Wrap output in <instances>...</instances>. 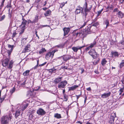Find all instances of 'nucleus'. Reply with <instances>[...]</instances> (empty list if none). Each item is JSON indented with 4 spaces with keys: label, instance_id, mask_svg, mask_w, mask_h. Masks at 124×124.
Segmentation results:
<instances>
[{
    "label": "nucleus",
    "instance_id": "nucleus-1",
    "mask_svg": "<svg viewBox=\"0 0 124 124\" xmlns=\"http://www.w3.org/2000/svg\"><path fill=\"white\" fill-rule=\"evenodd\" d=\"M83 8L84 10H83V8L80 6H78L77 8L76 13L77 14L81 13L83 14V18L84 20L86 21L83 24L81 25L80 28L83 27L86 24V22L88 21L89 20V17L88 16V14L91 9V8H88L87 6V4L86 2L85 4L84 5Z\"/></svg>",
    "mask_w": 124,
    "mask_h": 124
},
{
    "label": "nucleus",
    "instance_id": "nucleus-2",
    "mask_svg": "<svg viewBox=\"0 0 124 124\" xmlns=\"http://www.w3.org/2000/svg\"><path fill=\"white\" fill-rule=\"evenodd\" d=\"M29 104L25 102H23L22 105L18 104V107L17 108V110L16 111L15 114L16 117H17L20 114L21 111H23L27 107Z\"/></svg>",
    "mask_w": 124,
    "mask_h": 124
},
{
    "label": "nucleus",
    "instance_id": "nucleus-3",
    "mask_svg": "<svg viewBox=\"0 0 124 124\" xmlns=\"http://www.w3.org/2000/svg\"><path fill=\"white\" fill-rule=\"evenodd\" d=\"M91 27V26H90L87 28H86L85 29H83L80 32H77L76 33V36H78L80 37H82L83 36H85L88 34H90L91 33L90 30Z\"/></svg>",
    "mask_w": 124,
    "mask_h": 124
},
{
    "label": "nucleus",
    "instance_id": "nucleus-4",
    "mask_svg": "<svg viewBox=\"0 0 124 124\" xmlns=\"http://www.w3.org/2000/svg\"><path fill=\"white\" fill-rule=\"evenodd\" d=\"M9 120L8 116H3L1 118V124H8Z\"/></svg>",
    "mask_w": 124,
    "mask_h": 124
},
{
    "label": "nucleus",
    "instance_id": "nucleus-5",
    "mask_svg": "<svg viewBox=\"0 0 124 124\" xmlns=\"http://www.w3.org/2000/svg\"><path fill=\"white\" fill-rule=\"evenodd\" d=\"M56 51L55 50H53L52 52H49L47 53L45 56V58L46 59L48 60L50 57L51 59L53 58L54 53Z\"/></svg>",
    "mask_w": 124,
    "mask_h": 124
},
{
    "label": "nucleus",
    "instance_id": "nucleus-6",
    "mask_svg": "<svg viewBox=\"0 0 124 124\" xmlns=\"http://www.w3.org/2000/svg\"><path fill=\"white\" fill-rule=\"evenodd\" d=\"M90 55L92 56L93 58H96L98 56V54L96 53L95 50L94 49H91L88 52Z\"/></svg>",
    "mask_w": 124,
    "mask_h": 124
},
{
    "label": "nucleus",
    "instance_id": "nucleus-7",
    "mask_svg": "<svg viewBox=\"0 0 124 124\" xmlns=\"http://www.w3.org/2000/svg\"><path fill=\"white\" fill-rule=\"evenodd\" d=\"M67 84V82L66 81H63L59 83L58 87L59 88H64Z\"/></svg>",
    "mask_w": 124,
    "mask_h": 124
},
{
    "label": "nucleus",
    "instance_id": "nucleus-8",
    "mask_svg": "<svg viewBox=\"0 0 124 124\" xmlns=\"http://www.w3.org/2000/svg\"><path fill=\"white\" fill-rule=\"evenodd\" d=\"M37 113L39 115L42 116L46 113L45 111L42 109L39 108L37 111Z\"/></svg>",
    "mask_w": 124,
    "mask_h": 124
},
{
    "label": "nucleus",
    "instance_id": "nucleus-9",
    "mask_svg": "<svg viewBox=\"0 0 124 124\" xmlns=\"http://www.w3.org/2000/svg\"><path fill=\"white\" fill-rule=\"evenodd\" d=\"M30 44H28L25 46L24 49L23 50L22 53H25L30 51Z\"/></svg>",
    "mask_w": 124,
    "mask_h": 124
},
{
    "label": "nucleus",
    "instance_id": "nucleus-10",
    "mask_svg": "<svg viewBox=\"0 0 124 124\" xmlns=\"http://www.w3.org/2000/svg\"><path fill=\"white\" fill-rule=\"evenodd\" d=\"M9 60L8 58H7L3 60L2 62V64L3 67L7 66Z\"/></svg>",
    "mask_w": 124,
    "mask_h": 124
},
{
    "label": "nucleus",
    "instance_id": "nucleus-11",
    "mask_svg": "<svg viewBox=\"0 0 124 124\" xmlns=\"http://www.w3.org/2000/svg\"><path fill=\"white\" fill-rule=\"evenodd\" d=\"M111 56L113 57H118L120 55V54L117 52L112 51L111 52Z\"/></svg>",
    "mask_w": 124,
    "mask_h": 124
},
{
    "label": "nucleus",
    "instance_id": "nucleus-12",
    "mask_svg": "<svg viewBox=\"0 0 124 124\" xmlns=\"http://www.w3.org/2000/svg\"><path fill=\"white\" fill-rule=\"evenodd\" d=\"M84 46H78L77 47H72V49L74 52H77L78 50L81 49L82 48L84 47Z\"/></svg>",
    "mask_w": 124,
    "mask_h": 124
},
{
    "label": "nucleus",
    "instance_id": "nucleus-13",
    "mask_svg": "<svg viewBox=\"0 0 124 124\" xmlns=\"http://www.w3.org/2000/svg\"><path fill=\"white\" fill-rule=\"evenodd\" d=\"M71 57V56L70 55H65L62 56L63 60L65 61L70 59Z\"/></svg>",
    "mask_w": 124,
    "mask_h": 124
},
{
    "label": "nucleus",
    "instance_id": "nucleus-14",
    "mask_svg": "<svg viewBox=\"0 0 124 124\" xmlns=\"http://www.w3.org/2000/svg\"><path fill=\"white\" fill-rule=\"evenodd\" d=\"M33 90L32 91L30 90L28 91L27 93V96L29 97L33 96Z\"/></svg>",
    "mask_w": 124,
    "mask_h": 124
},
{
    "label": "nucleus",
    "instance_id": "nucleus-15",
    "mask_svg": "<svg viewBox=\"0 0 124 124\" xmlns=\"http://www.w3.org/2000/svg\"><path fill=\"white\" fill-rule=\"evenodd\" d=\"M63 30L64 32V36H65L68 34L70 29L69 28H63Z\"/></svg>",
    "mask_w": 124,
    "mask_h": 124
},
{
    "label": "nucleus",
    "instance_id": "nucleus-16",
    "mask_svg": "<svg viewBox=\"0 0 124 124\" xmlns=\"http://www.w3.org/2000/svg\"><path fill=\"white\" fill-rule=\"evenodd\" d=\"M111 94V93L110 92L107 93H104L102 94L101 95V97L103 98H105L109 97Z\"/></svg>",
    "mask_w": 124,
    "mask_h": 124
},
{
    "label": "nucleus",
    "instance_id": "nucleus-17",
    "mask_svg": "<svg viewBox=\"0 0 124 124\" xmlns=\"http://www.w3.org/2000/svg\"><path fill=\"white\" fill-rule=\"evenodd\" d=\"M78 85H74L72 86L71 87H69V90H73L75 89L76 88L78 87Z\"/></svg>",
    "mask_w": 124,
    "mask_h": 124
},
{
    "label": "nucleus",
    "instance_id": "nucleus-18",
    "mask_svg": "<svg viewBox=\"0 0 124 124\" xmlns=\"http://www.w3.org/2000/svg\"><path fill=\"white\" fill-rule=\"evenodd\" d=\"M51 11L49 10H47L46 12L44 14V16H48L50 15L51 14Z\"/></svg>",
    "mask_w": 124,
    "mask_h": 124
},
{
    "label": "nucleus",
    "instance_id": "nucleus-19",
    "mask_svg": "<svg viewBox=\"0 0 124 124\" xmlns=\"http://www.w3.org/2000/svg\"><path fill=\"white\" fill-rule=\"evenodd\" d=\"M117 14L118 15V17L119 18H122L124 15V14L121 11H119Z\"/></svg>",
    "mask_w": 124,
    "mask_h": 124
},
{
    "label": "nucleus",
    "instance_id": "nucleus-20",
    "mask_svg": "<svg viewBox=\"0 0 124 124\" xmlns=\"http://www.w3.org/2000/svg\"><path fill=\"white\" fill-rule=\"evenodd\" d=\"M62 77H59L56 78L54 80V82L56 83H58L62 80Z\"/></svg>",
    "mask_w": 124,
    "mask_h": 124
},
{
    "label": "nucleus",
    "instance_id": "nucleus-21",
    "mask_svg": "<svg viewBox=\"0 0 124 124\" xmlns=\"http://www.w3.org/2000/svg\"><path fill=\"white\" fill-rule=\"evenodd\" d=\"M54 116L55 117L58 119L60 118H61V114L57 113L55 114Z\"/></svg>",
    "mask_w": 124,
    "mask_h": 124
},
{
    "label": "nucleus",
    "instance_id": "nucleus-22",
    "mask_svg": "<svg viewBox=\"0 0 124 124\" xmlns=\"http://www.w3.org/2000/svg\"><path fill=\"white\" fill-rule=\"evenodd\" d=\"M14 62L12 60H11L10 61L8 65V68L9 69H11L12 68L13 66V64Z\"/></svg>",
    "mask_w": 124,
    "mask_h": 124
},
{
    "label": "nucleus",
    "instance_id": "nucleus-23",
    "mask_svg": "<svg viewBox=\"0 0 124 124\" xmlns=\"http://www.w3.org/2000/svg\"><path fill=\"white\" fill-rule=\"evenodd\" d=\"M107 62V61L105 59H102L101 61V64L102 65L104 66V65L106 64Z\"/></svg>",
    "mask_w": 124,
    "mask_h": 124
},
{
    "label": "nucleus",
    "instance_id": "nucleus-24",
    "mask_svg": "<svg viewBox=\"0 0 124 124\" xmlns=\"http://www.w3.org/2000/svg\"><path fill=\"white\" fill-rule=\"evenodd\" d=\"M29 72L30 71L29 70H27L23 73V75L25 76H27L29 75Z\"/></svg>",
    "mask_w": 124,
    "mask_h": 124
},
{
    "label": "nucleus",
    "instance_id": "nucleus-25",
    "mask_svg": "<svg viewBox=\"0 0 124 124\" xmlns=\"http://www.w3.org/2000/svg\"><path fill=\"white\" fill-rule=\"evenodd\" d=\"M96 42L95 41H94L93 43L91 44L90 45V47L91 48L93 47L95 45H96Z\"/></svg>",
    "mask_w": 124,
    "mask_h": 124
},
{
    "label": "nucleus",
    "instance_id": "nucleus-26",
    "mask_svg": "<svg viewBox=\"0 0 124 124\" xmlns=\"http://www.w3.org/2000/svg\"><path fill=\"white\" fill-rule=\"evenodd\" d=\"M15 47V46L14 45H8V47L9 48H11V49H10V51L11 52L10 53H11L12 52V51L13 47Z\"/></svg>",
    "mask_w": 124,
    "mask_h": 124
},
{
    "label": "nucleus",
    "instance_id": "nucleus-27",
    "mask_svg": "<svg viewBox=\"0 0 124 124\" xmlns=\"http://www.w3.org/2000/svg\"><path fill=\"white\" fill-rule=\"evenodd\" d=\"M39 60L38 59L37 61V64L35 66L32 68V69H33L35 70L37 68L38 66L39 65Z\"/></svg>",
    "mask_w": 124,
    "mask_h": 124
},
{
    "label": "nucleus",
    "instance_id": "nucleus-28",
    "mask_svg": "<svg viewBox=\"0 0 124 124\" xmlns=\"http://www.w3.org/2000/svg\"><path fill=\"white\" fill-rule=\"evenodd\" d=\"M115 118L110 117V120L109 121V123L111 124L114 123Z\"/></svg>",
    "mask_w": 124,
    "mask_h": 124
},
{
    "label": "nucleus",
    "instance_id": "nucleus-29",
    "mask_svg": "<svg viewBox=\"0 0 124 124\" xmlns=\"http://www.w3.org/2000/svg\"><path fill=\"white\" fill-rule=\"evenodd\" d=\"M46 50L45 48H42L39 52V53L40 54H41L45 52L46 51Z\"/></svg>",
    "mask_w": 124,
    "mask_h": 124
},
{
    "label": "nucleus",
    "instance_id": "nucleus-30",
    "mask_svg": "<svg viewBox=\"0 0 124 124\" xmlns=\"http://www.w3.org/2000/svg\"><path fill=\"white\" fill-rule=\"evenodd\" d=\"M116 117V114L115 113L113 112L112 113L110 116V117H112L113 118H115Z\"/></svg>",
    "mask_w": 124,
    "mask_h": 124
},
{
    "label": "nucleus",
    "instance_id": "nucleus-31",
    "mask_svg": "<svg viewBox=\"0 0 124 124\" xmlns=\"http://www.w3.org/2000/svg\"><path fill=\"white\" fill-rule=\"evenodd\" d=\"M5 98V94L3 95L2 97L0 96V99L1 101V103L4 100Z\"/></svg>",
    "mask_w": 124,
    "mask_h": 124
},
{
    "label": "nucleus",
    "instance_id": "nucleus-32",
    "mask_svg": "<svg viewBox=\"0 0 124 124\" xmlns=\"http://www.w3.org/2000/svg\"><path fill=\"white\" fill-rule=\"evenodd\" d=\"M22 20H23V22H22V24L26 25L27 24V21L26 20H25L23 18H22Z\"/></svg>",
    "mask_w": 124,
    "mask_h": 124
},
{
    "label": "nucleus",
    "instance_id": "nucleus-33",
    "mask_svg": "<svg viewBox=\"0 0 124 124\" xmlns=\"http://www.w3.org/2000/svg\"><path fill=\"white\" fill-rule=\"evenodd\" d=\"M105 24L106 25V28L109 25V23L108 20H106L105 21Z\"/></svg>",
    "mask_w": 124,
    "mask_h": 124
},
{
    "label": "nucleus",
    "instance_id": "nucleus-34",
    "mask_svg": "<svg viewBox=\"0 0 124 124\" xmlns=\"http://www.w3.org/2000/svg\"><path fill=\"white\" fill-rule=\"evenodd\" d=\"M98 23L97 22H95L94 23H92L91 25H92L91 27L92 26H94L96 27L97 25H98Z\"/></svg>",
    "mask_w": 124,
    "mask_h": 124
},
{
    "label": "nucleus",
    "instance_id": "nucleus-35",
    "mask_svg": "<svg viewBox=\"0 0 124 124\" xmlns=\"http://www.w3.org/2000/svg\"><path fill=\"white\" fill-rule=\"evenodd\" d=\"M68 96L65 94H64V101H66L68 99Z\"/></svg>",
    "mask_w": 124,
    "mask_h": 124
},
{
    "label": "nucleus",
    "instance_id": "nucleus-36",
    "mask_svg": "<svg viewBox=\"0 0 124 124\" xmlns=\"http://www.w3.org/2000/svg\"><path fill=\"white\" fill-rule=\"evenodd\" d=\"M27 39V38H23L22 39L21 41V43H26L25 41Z\"/></svg>",
    "mask_w": 124,
    "mask_h": 124
},
{
    "label": "nucleus",
    "instance_id": "nucleus-37",
    "mask_svg": "<svg viewBox=\"0 0 124 124\" xmlns=\"http://www.w3.org/2000/svg\"><path fill=\"white\" fill-rule=\"evenodd\" d=\"M20 28L22 29H25L26 25L21 24V25L20 26Z\"/></svg>",
    "mask_w": 124,
    "mask_h": 124
},
{
    "label": "nucleus",
    "instance_id": "nucleus-38",
    "mask_svg": "<svg viewBox=\"0 0 124 124\" xmlns=\"http://www.w3.org/2000/svg\"><path fill=\"white\" fill-rule=\"evenodd\" d=\"M39 18V16L38 15H36L35 17V19L34 20V22H36L37 21Z\"/></svg>",
    "mask_w": 124,
    "mask_h": 124
},
{
    "label": "nucleus",
    "instance_id": "nucleus-39",
    "mask_svg": "<svg viewBox=\"0 0 124 124\" xmlns=\"http://www.w3.org/2000/svg\"><path fill=\"white\" fill-rule=\"evenodd\" d=\"M50 72H55L56 70V69H55L54 68L51 69L50 70Z\"/></svg>",
    "mask_w": 124,
    "mask_h": 124
},
{
    "label": "nucleus",
    "instance_id": "nucleus-40",
    "mask_svg": "<svg viewBox=\"0 0 124 124\" xmlns=\"http://www.w3.org/2000/svg\"><path fill=\"white\" fill-rule=\"evenodd\" d=\"M17 34V33H16V31H14L12 34V37L13 38L15 37L16 35Z\"/></svg>",
    "mask_w": 124,
    "mask_h": 124
},
{
    "label": "nucleus",
    "instance_id": "nucleus-41",
    "mask_svg": "<svg viewBox=\"0 0 124 124\" xmlns=\"http://www.w3.org/2000/svg\"><path fill=\"white\" fill-rule=\"evenodd\" d=\"M123 61L124 62H122L120 64V68H122L124 66V60H123Z\"/></svg>",
    "mask_w": 124,
    "mask_h": 124
},
{
    "label": "nucleus",
    "instance_id": "nucleus-42",
    "mask_svg": "<svg viewBox=\"0 0 124 124\" xmlns=\"http://www.w3.org/2000/svg\"><path fill=\"white\" fill-rule=\"evenodd\" d=\"M67 2H66L65 3L64 2L60 4V7L61 8H62V7Z\"/></svg>",
    "mask_w": 124,
    "mask_h": 124
},
{
    "label": "nucleus",
    "instance_id": "nucleus-43",
    "mask_svg": "<svg viewBox=\"0 0 124 124\" xmlns=\"http://www.w3.org/2000/svg\"><path fill=\"white\" fill-rule=\"evenodd\" d=\"M100 59L99 58H98V60H97V61H96L95 62H93V63L95 65L96 64H97L98 62H99V61H100Z\"/></svg>",
    "mask_w": 124,
    "mask_h": 124
},
{
    "label": "nucleus",
    "instance_id": "nucleus-44",
    "mask_svg": "<svg viewBox=\"0 0 124 124\" xmlns=\"http://www.w3.org/2000/svg\"><path fill=\"white\" fill-rule=\"evenodd\" d=\"M123 85H124V75L123 76L121 81Z\"/></svg>",
    "mask_w": 124,
    "mask_h": 124
},
{
    "label": "nucleus",
    "instance_id": "nucleus-45",
    "mask_svg": "<svg viewBox=\"0 0 124 124\" xmlns=\"http://www.w3.org/2000/svg\"><path fill=\"white\" fill-rule=\"evenodd\" d=\"M5 15H3L1 18L0 19V21H1L3 20L5 18Z\"/></svg>",
    "mask_w": 124,
    "mask_h": 124
},
{
    "label": "nucleus",
    "instance_id": "nucleus-46",
    "mask_svg": "<svg viewBox=\"0 0 124 124\" xmlns=\"http://www.w3.org/2000/svg\"><path fill=\"white\" fill-rule=\"evenodd\" d=\"M103 9H102L101 10H99L98 12V15L97 16H99L100 14L101 13L102 11H103Z\"/></svg>",
    "mask_w": 124,
    "mask_h": 124
},
{
    "label": "nucleus",
    "instance_id": "nucleus-47",
    "mask_svg": "<svg viewBox=\"0 0 124 124\" xmlns=\"http://www.w3.org/2000/svg\"><path fill=\"white\" fill-rule=\"evenodd\" d=\"M15 89L14 87L12 90L10 91V92L12 94L15 92Z\"/></svg>",
    "mask_w": 124,
    "mask_h": 124
},
{
    "label": "nucleus",
    "instance_id": "nucleus-48",
    "mask_svg": "<svg viewBox=\"0 0 124 124\" xmlns=\"http://www.w3.org/2000/svg\"><path fill=\"white\" fill-rule=\"evenodd\" d=\"M46 63H47V62H45L44 63H43L42 64L39 65V66L41 67V66H43L45 64H46Z\"/></svg>",
    "mask_w": 124,
    "mask_h": 124
},
{
    "label": "nucleus",
    "instance_id": "nucleus-49",
    "mask_svg": "<svg viewBox=\"0 0 124 124\" xmlns=\"http://www.w3.org/2000/svg\"><path fill=\"white\" fill-rule=\"evenodd\" d=\"M119 10H118L117 8H115L114 9L113 12H118Z\"/></svg>",
    "mask_w": 124,
    "mask_h": 124
},
{
    "label": "nucleus",
    "instance_id": "nucleus-50",
    "mask_svg": "<svg viewBox=\"0 0 124 124\" xmlns=\"http://www.w3.org/2000/svg\"><path fill=\"white\" fill-rule=\"evenodd\" d=\"M25 30V29H22L21 31V32H20V34H21L22 33H23L24 31Z\"/></svg>",
    "mask_w": 124,
    "mask_h": 124
},
{
    "label": "nucleus",
    "instance_id": "nucleus-51",
    "mask_svg": "<svg viewBox=\"0 0 124 124\" xmlns=\"http://www.w3.org/2000/svg\"><path fill=\"white\" fill-rule=\"evenodd\" d=\"M120 43L122 44H124V37L123 38L122 41L120 42Z\"/></svg>",
    "mask_w": 124,
    "mask_h": 124
},
{
    "label": "nucleus",
    "instance_id": "nucleus-52",
    "mask_svg": "<svg viewBox=\"0 0 124 124\" xmlns=\"http://www.w3.org/2000/svg\"><path fill=\"white\" fill-rule=\"evenodd\" d=\"M91 48V47H90V46H89L87 47H86V51H87L89 50V49H90V48Z\"/></svg>",
    "mask_w": 124,
    "mask_h": 124
},
{
    "label": "nucleus",
    "instance_id": "nucleus-53",
    "mask_svg": "<svg viewBox=\"0 0 124 124\" xmlns=\"http://www.w3.org/2000/svg\"><path fill=\"white\" fill-rule=\"evenodd\" d=\"M124 90L123 88H120L119 90V91H120L121 93H122L124 91Z\"/></svg>",
    "mask_w": 124,
    "mask_h": 124
},
{
    "label": "nucleus",
    "instance_id": "nucleus-54",
    "mask_svg": "<svg viewBox=\"0 0 124 124\" xmlns=\"http://www.w3.org/2000/svg\"><path fill=\"white\" fill-rule=\"evenodd\" d=\"M113 8V6L112 5H111V6H108L107 8V9H108L109 8Z\"/></svg>",
    "mask_w": 124,
    "mask_h": 124
},
{
    "label": "nucleus",
    "instance_id": "nucleus-55",
    "mask_svg": "<svg viewBox=\"0 0 124 124\" xmlns=\"http://www.w3.org/2000/svg\"><path fill=\"white\" fill-rule=\"evenodd\" d=\"M35 34L36 35V37H38V39H39V37L38 36V35L37 34V31H35Z\"/></svg>",
    "mask_w": 124,
    "mask_h": 124
},
{
    "label": "nucleus",
    "instance_id": "nucleus-56",
    "mask_svg": "<svg viewBox=\"0 0 124 124\" xmlns=\"http://www.w3.org/2000/svg\"><path fill=\"white\" fill-rule=\"evenodd\" d=\"M87 97L86 96V95H85V99L84 100V103H85L86 102V100L87 99Z\"/></svg>",
    "mask_w": 124,
    "mask_h": 124
},
{
    "label": "nucleus",
    "instance_id": "nucleus-57",
    "mask_svg": "<svg viewBox=\"0 0 124 124\" xmlns=\"http://www.w3.org/2000/svg\"><path fill=\"white\" fill-rule=\"evenodd\" d=\"M77 124H82V123L80 121H78L76 122Z\"/></svg>",
    "mask_w": 124,
    "mask_h": 124
},
{
    "label": "nucleus",
    "instance_id": "nucleus-58",
    "mask_svg": "<svg viewBox=\"0 0 124 124\" xmlns=\"http://www.w3.org/2000/svg\"><path fill=\"white\" fill-rule=\"evenodd\" d=\"M86 90H87L88 91H90L91 90V88L90 87H89L88 88H87L86 89Z\"/></svg>",
    "mask_w": 124,
    "mask_h": 124
},
{
    "label": "nucleus",
    "instance_id": "nucleus-59",
    "mask_svg": "<svg viewBox=\"0 0 124 124\" xmlns=\"http://www.w3.org/2000/svg\"><path fill=\"white\" fill-rule=\"evenodd\" d=\"M66 66H65L63 67V68L66 69H69Z\"/></svg>",
    "mask_w": 124,
    "mask_h": 124
},
{
    "label": "nucleus",
    "instance_id": "nucleus-60",
    "mask_svg": "<svg viewBox=\"0 0 124 124\" xmlns=\"http://www.w3.org/2000/svg\"><path fill=\"white\" fill-rule=\"evenodd\" d=\"M58 47H60L61 48H62L63 47V46H62V45H58Z\"/></svg>",
    "mask_w": 124,
    "mask_h": 124
},
{
    "label": "nucleus",
    "instance_id": "nucleus-61",
    "mask_svg": "<svg viewBox=\"0 0 124 124\" xmlns=\"http://www.w3.org/2000/svg\"><path fill=\"white\" fill-rule=\"evenodd\" d=\"M76 96L77 97V100H78V98L79 97H80V95H76Z\"/></svg>",
    "mask_w": 124,
    "mask_h": 124
},
{
    "label": "nucleus",
    "instance_id": "nucleus-62",
    "mask_svg": "<svg viewBox=\"0 0 124 124\" xmlns=\"http://www.w3.org/2000/svg\"><path fill=\"white\" fill-rule=\"evenodd\" d=\"M4 6V3L3 2H2L1 4V6L2 7H3Z\"/></svg>",
    "mask_w": 124,
    "mask_h": 124
},
{
    "label": "nucleus",
    "instance_id": "nucleus-63",
    "mask_svg": "<svg viewBox=\"0 0 124 124\" xmlns=\"http://www.w3.org/2000/svg\"><path fill=\"white\" fill-rule=\"evenodd\" d=\"M47 9V8H42L44 10H46Z\"/></svg>",
    "mask_w": 124,
    "mask_h": 124
},
{
    "label": "nucleus",
    "instance_id": "nucleus-64",
    "mask_svg": "<svg viewBox=\"0 0 124 124\" xmlns=\"http://www.w3.org/2000/svg\"><path fill=\"white\" fill-rule=\"evenodd\" d=\"M65 92V90L64 89L63 90V95H64V94H64V93Z\"/></svg>",
    "mask_w": 124,
    "mask_h": 124
}]
</instances>
